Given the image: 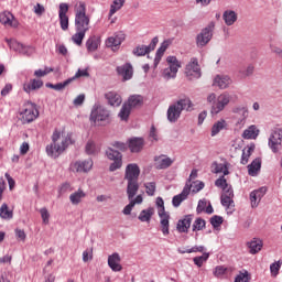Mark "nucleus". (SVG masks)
<instances>
[{"instance_id": "obj_1", "label": "nucleus", "mask_w": 282, "mask_h": 282, "mask_svg": "<svg viewBox=\"0 0 282 282\" xmlns=\"http://www.w3.org/2000/svg\"><path fill=\"white\" fill-rule=\"evenodd\" d=\"M69 144H72V134L55 130L52 135V143L46 147V153L50 158H58Z\"/></svg>"}, {"instance_id": "obj_2", "label": "nucleus", "mask_w": 282, "mask_h": 282, "mask_svg": "<svg viewBox=\"0 0 282 282\" xmlns=\"http://www.w3.org/2000/svg\"><path fill=\"white\" fill-rule=\"evenodd\" d=\"M140 177V166L135 163H130L126 166L124 180L128 182L127 184V195L133 196L138 195V191H140V184H138V180Z\"/></svg>"}, {"instance_id": "obj_3", "label": "nucleus", "mask_w": 282, "mask_h": 282, "mask_svg": "<svg viewBox=\"0 0 282 282\" xmlns=\"http://www.w3.org/2000/svg\"><path fill=\"white\" fill-rule=\"evenodd\" d=\"M191 111L193 109V101L188 98L180 99L167 108L169 122H177L182 116V111Z\"/></svg>"}, {"instance_id": "obj_4", "label": "nucleus", "mask_w": 282, "mask_h": 282, "mask_svg": "<svg viewBox=\"0 0 282 282\" xmlns=\"http://www.w3.org/2000/svg\"><path fill=\"white\" fill-rule=\"evenodd\" d=\"M207 102L212 105V116H217V113H221L230 105V94L223 93L217 97L215 93H212L207 96Z\"/></svg>"}, {"instance_id": "obj_5", "label": "nucleus", "mask_w": 282, "mask_h": 282, "mask_svg": "<svg viewBox=\"0 0 282 282\" xmlns=\"http://www.w3.org/2000/svg\"><path fill=\"white\" fill-rule=\"evenodd\" d=\"M90 19L87 15L85 2H79L75 11V30L76 32H89Z\"/></svg>"}, {"instance_id": "obj_6", "label": "nucleus", "mask_w": 282, "mask_h": 282, "mask_svg": "<svg viewBox=\"0 0 282 282\" xmlns=\"http://www.w3.org/2000/svg\"><path fill=\"white\" fill-rule=\"evenodd\" d=\"M39 118V108H36L35 104L26 101L20 108V120L23 124H29L30 122H34Z\"/></svg>"}, {"instance_id": "obj_7", "label": "nucleus", "mask_w": 282, "mask_h": 282, "mask_svg": "<svg viewBox=\"0 0 282 282\" xmlns=\"http://www.w3.org/2000/svg\"><path fill=\"white\" fill-rule=\"evenodd\" d=\"M232 113L235 126L238 127V129H243V127H246V120H248V116H250L248 106H236L232 108Z\"/></svg>"}, {"instance_id": "obj_8", "label": "nucleus", "mask_w": 282, "mask_h": 282, "mask_svg": "<svg viewBox=\"0 0 282 282\" xmlns=\"http://www.w3.org/2000/svg\"><path fill=\"white\" fill-rule=\"evenodd\" d=\"M213 32H215V22L212 21L205 26L200 33L196 36L197 47H206L213 39Z\"/></svg>"}, {"instance_id": "obj_9", "label": "nucleus", "mask_w": 282, "mask_h": 282, "mask_svg": "<svg viewBox=\"0 0 282 282\" xmlns=\"http://www.w3.org/2000/svg\"><path fill=\"white\" fill-rule=\"evenodd\" d=\"M90 122H93L95 127H102L105 122H107V109L100 106V104H96L93 107Z\"/></svg>"}, {"instance_id": "obj_10", "label": "nucleus", "mask_w": 282, "mask_h": 282, "mask_svg": "<svg viewBox=\"0 0 282 282\" xmlns=\"http://www.w3.org/2000/svg\"><path fill=\"white\" fill-rule=\"evenodd\" d=\"M185 76L187 80H197L202 78V68L196 57H192L185 66Z\"/></svg>"}, {"instance_id": "obj_11", "label": "nucleus", "mask_w": 282, "mask_h": 282, "mask_svg": "<svg viewBox=\"0 0 282 282\" xmlns=\"http://www.w3.org/2000/svg\"><path fill=\"white\" fill-rule=\"evenodd\" d=\"M169 67L163 70V77L166 80H171V78H175L177 76V72H180V67H182V63L175 56H169L166 58Z\"/></svg>"}, {"instance_id": "obj_12", "label": "nucleus", "mask_w": 282, "mask_h": 282, "mask_svg": "<svg viewBox=\"0 0 282 282\" xmlns=\"http://www.w3.org/2000/svg\"><path fill=\"white\" fill-rule=\"evenodd\" d=\"M156 206L159 208V217L161 219V228L163 235H169V219H171V216L166 213V209L164 208V199L162 197L156 198Z\"/></svg>"}, {"instance_id": "obj_13", "label": "nucleus", "mask_w": 282, "mask_h": 282, "mask_svg": "<svg viewBox=\"0 0 282 282\" xmlns=\"http://www.w3.org/2000/svg\"><path fill=\"white\" fill-rule=\"evenodd\" d=\"M107 155H108V160H110L111 162L109 164L110 173H113L115 171L122 169V153L113 149H108Z\"/></svg>"}, {"instance_id": "obj_14", "label": "nucleus", "mask_w": 282, "mask_h": 282, "mask_svg": "<svg viewBox=\"0 0 282 282\" xmlns=\"http://www.w3.org/2000/svg\"><path fill=\"white\" fill-rule=\"evenodd\" d=\"M126 39H127V35H124V32L122 31H118L113 33V35L108 37L107 40L108 50H111V52H118L120 50V45L124 43Z\"/></svg>"}, {"instance_id": "obj_15", "label": "nucleus", "mask_w": 282, "mask_h": 282, "mask_svg": "<svg viewBox=\"0 0 282 282\" xmlns=\"http://www.w3.org/2000/svg\"><path fill=\"white\" fill-rule=\"evenodd\" d=\"M67 12H69V4L62 2L59 4L58 18L61 29L65 32L69 30V17H67Z\"/></svg>"}, {"instance_id": "obj_16", "label": "nucleus", "mask_w": 282, "mask_h": 282, "mask_svg": "<svg viewBox=\"0 0 282 282\" xmlns=\"http://www.w3.org/2000/svg\"><path fill=\"white\" fill-rule=\"evenodd\" d=\"M282 142V129L278 128L269 138V147L273 153H279Z\"/></svg>"}, {"instance_id": "obj_17", "label": "nucleus", "mask_w": 282, "mask_h": 282, "mask_svg": "<svg viewBox=\"0 0 282 282\" xmlns=\"http://www.w3.org/2000/svg\"><path fill=\"white\" fill-rule=\"evenodd\" d=\"M159 41L160 40L158 37H153L149 45H139L135 48H133L132 54L134 56H147V54L155 50Z\"/></svg>"}, {"instance_id": "obj_18", "label": "nucleus", "mask_w": 282, "mask_h": 282, "mask_svg": "<svg viewBox=\"0 0 282 282\" xmlns=\"http://www.w3.org/2000/svg\"><path fill=\"white\" fill-rule=\"evenodd\" d=\"M94 166V161L91 159H88L86 161H77L70 165L72 171H75L76 173H88V171H91Z\"/></svg>"}, {"instance_id": "obj_19", "label": "nucleus", "mask_w": 282, "mask_h": 282, "mask_svg": "<svg viewBox=\"0 0 282 282\" xmlns=\"http://www.w3.org/2000/svg\"><path fill=\"white\" fill-rule=\"evenodd\" d=\"M188 195H191V185L186 183L181 194L175 195L172 198V205L174 206V208H180L182 202H186V199H188Z\"/></svg>"}, {"instance_id": "obj_20", "label": "nucleus", "mask_w": 282, "mask_h": 282, "mask_svg": "<svg viewBox=\"0 0 282 282\" xmlns=\"http://www.w3.org/2000/svg\"><path fill=\"white\" fill-rule=\"evenodd\" d=\"M108 265L112 272H122V258L120 253L115 252L108 257Z\"/></svg>"}, {"instance_id": "obj_21", "label": "nucleus", "mask_w": 282, "mask_h": 282, "mask_svg": "<svg viewBox=\"0 0 282 282\" xmlns=\"http://www.w3.org/2000/svg\"><path fill=\"white\" fill-rule=\"evenodd\" d=\"M0 23L6 28H19V21L14 19V15L10 11L0 13Z\"/></svg>"}, {"instance_id": "obj_22", "label": "nucleus", "mask_w": 282, "mask_h": 282, "mask_svg": "<svg viewBox=\"0 0 282 282\" xmlns=\"http://www.w3.org/2000/svg\"><path fill=\"white\" fill-rule=\"evenodd\" d=\"M232 197H235L232 189H227L220 197L221 205L228 210H235V200H232Z\"/></svg>"}, {"instance_id": "obj_23", "label": "nucleus", "mask_w": 282, "mask_h": 282, "mask_svg": "<svg viewBox=\"0 0 282 282\" xmlns=\"http://www.w3.org/2000/svg\"><path fill=\"white\" fill-rule=\"evenodd\" d=\"M127 195H128L129 204L123 208L122 213L123 215H131V210H133L135 205L142 204L144 202V198L142 197V195H138V196H135V194L131 196L129 194Z\"/></svg>"}, {"instance_id": "obj_24", "label": "nucleus", "mask_w": 282, "mask_h": 282, "mask_svg": "<svg viewBox=\"0 0 282 282\" xmlns=\"http://www.w3.org/2000/svg\"><path fill=\"white\" fill-rule=\"evenodd\" d=\"M173 162H174L173 159H171L164 154H161V155L154 158V165H155V169H158L159 171L169 169V166L173 165Z\"/></svg>"}, {"instance_id": "obj_25", "label": "nucleus", "mask_w": 282, "mask_h": 282, "mask_svg": "<svg viewBox=\"0 0 282 282\" xmlns=\"http://www.w3.org/2000/svg\"><path fill=\"white\" fill-rule=\"evenodd\" d=\"M213 85L219 89H228L232 85V79L228 75H216Z\"/></svg>"}, {"instance_id": "obj_26", "label": "nucleus", "mask_w": 282, "mask_h": 282, "mask_svg": "<svg viewBox=\"0 0 282 282\" xmlns=\"http://www.w3.org/2000/svg\"><path fill=\"white\" fill-rule=\"evenodd\" d=\"M268 193V188L260 187L259 189L252 191L250 193V202L252 208H257L259 206V203L261 202V198Z\"/></svg>"}, {"instance_id": "obj_27", "label": "nucleus", "mask_w": 282, "mask_h": 282, "mask_svg": "<svg viewBox=\"0 0 282 282\" xmlns=\"http://www.w3.org/2000/svg\"><path fill=\"white\" fill-rule=\"evenodd\" d=\"M117 73L123 80H131L133 78V66L130 63H126L124 65L117 67Z\"/></svg>"}, {"instance_id": "obj_28", "label": "nucleus", "mask_w": 282, "mask_h": 282, "mask_svg": "<svg viewBox=\"0 0 282 282\" xmlns=\"http://www.w3.org/2000/svg\"><path fill=\"white\" fill-rule=\"evenodd\" d=\"M259 133H261L259 128L256 124H251L243 130L241 138L243 140H257V138H259Z\"/></svg>"}, {"instance_id": "obj_29", "label": "nucleus", "mask_w": 282, "mask_h": 282, "mask_svg": "<svg viewBox=\"0 0 282 282\" xmlns=\"http://www.w3.org/2000/svg\"><path fill=\"white\" fill-rule=\"evenodd\" d=\"M129 149L131 153H140L144 149V139L143 138H132L129 140Z\"/></svg>"}, {"instance_id": "obj_30", "label": "nucleus", "mask_w": 282, "mask_h": 282, "mask_svg": "<svg viewBox=\"0 0 282 282\" xmlns=\"http://www.w3.org/2000/svg\"><path fill=\"white\" fill-rule=\"evenodd\" d=\"M238 19L239 15L234 10H226L223 13V21H225V24L228 26L236 24Z\"/></svg>"}, {"instance_id": "obj_31", "label": "nucleus", "mask_w": 282, "mask_h": 282, "mask_svg": "<svg viewBox=\"0 0 282 282\" xmlns=\"http://www.w3.org/2000/svg\"><path fill=\"white\" fill-rule=\"evenodd\" d=\"M191 224H193V215H187L183 219L178 220L176 228L178 232H188Z\"/></svg>"}, {"instance_id": "obj_32", "label": "nucleus", "mask_w": 282, "mask_h": 282, "mask_svg": "<svg viewBox=\"0 0 282 282\" xmlns=\"http://www.w3.org/2000/svg\"><path fill=\"white\" fill-rule=\"evenodd\" d=\"M254 143H250L249 145L243 148L240 164L246 165L248 164V162H250V156L252 155V153H254Z\"/></svg>"}, {"instance_id": "obj_33", "label": "nucleus", "mask_w": 282, "mask_h": 282, "mask_svg": "<svg viewBox=\"0 0 282 282\" xmlns=\"http://www.w3.org/2000/svg\"><path fill=\"white\" fill-rule=\"evenodd\" d=\"M126 104L132 109H138V107H142V105H144V97L141 95H131Z\"/></svg>"}, {"instance_id": "obj_34", "label": "nucleus", "mask_w": 282, "mask_h": 282, "mask_svg": "<svg viewBox=\"0 0 282 282\" xmlns=\"http://www.w3.org/2000/svg\"><path fill=\"white\" fill-rule=\"evenodd\" d=\"M86 197L87 194L85 193V191L79 188L78 191L69 195V202L70 204H73V206H78V204H80V202H83V199H85Z\"/></svg>"}, {"instance_id": "obj_35", "label": "nucleus", "mask_w": 282, "mask_h": 282, "mask_svg": "<svg viewBox=\"0 0 282 282\" xmlns=\"http://www.w3.org/2000/svg\"><path fill=\"white\" fill-rule=\"evenodd\" d=\"M224 129H228V122L226 121V119H220L217 122H215L212 127V138L218 135L220 131H224Z\"/></svg>"}, {"instance_id": "obj_36", "label": "nucleus", "mask_w": 282, "mask_h": 282, "mask_svg": "<svg viewBox=\"0 0 282 282\" xmlns=\"http://www.w3.org/2000/svg\"><path fill=\"white\" fill-rule=\"evenodd\" d=\"M153 215H155V208L149 207L140 212L138 219L142 223L150 224Z\"/></svg>"}, {"instance_id": "obj_37", "label": "nucleus", "mask_w": 282, "mask_h": 282, "mask_svg": "<svg viewBox=\"0 0 282 282\" xmlns=\"http://www.w3.org/2000/svg\"><path fill=\"white\" fill-rule=\"evenodd\" d=\"M261 171V159H254L251 164L248 165V173L251 177H257Z\"/></svg>"}, {"instance_id": "obj_38", "label": "nucleus", "mask_w": 282, "mask_h": 282, "mask_svg": "<svg viewBox=\"0 0 282 282\" xmlns=\"http://www.w3.org/2000/svg\"><path fill=\"white\" fill-rule=\"evenodd\" d=\"M107 100L110 107H120L122 105V97L118 93H108Z\"/></svg>"}, {"instance_id": "obj_39", "label": "nucleus", "mask_w": 282, "mask_h": 282, "mask_svg": "<svg viewBox=\"0 0 282 282\" xmlns=\"http://www.w3.org/2000/svg\"><path fill=\"white\" fill-rule=\"evenodd\" d=\"M249 248L250 254H257V252H261V248H263V241L260 239H253L247 243Z\"/></svg>"}, {"instance_id": "obj_40", "label": "nucleus", "mask_w": 282, "mask_h": 282, "mask_svg": "<svg viewBox=\"0 0 282 282\" xmlns=\"http://www.w3.org/2000/svg\"><path fill=\"white\" fill-rule=\"evenodd\" d=\"M41 87H43V80L32 79L29 84H24L23 89L26 94H30V91H34L35 89H41Z\"/></svg>"}, {"instance_id": "obj_41", "label": "nucleus", "mask_w": 282, "mask_h": 282, "mask_svg": "<svg viewBox=\"0 0 282 282\" xmlns=\"http://www.w3.org/2000/svg\"><path fill=\"white\" fill-rule=\"evenodd\" d=\"M0 217L7 221H10L14 217V212L10 209L8 204H2L0 207Z\"/></svg>"}, {"instance_id": "obj_42", "label": "nucleus", "mask_w": 282, "mask_h": 282, "mask_svg": "<svg viewBox=\"0 0 282 282\" xmlns=\"http://www.w3.org/2000/svg\"><path fill=\"white\" fill-rule=\"evenodd\" d=\"M131 109L132 108L129 106V104L124 102L118 113L120 120L127 122V120H129V116H131Z\"/></svg>"}, {"instance_id": "obj_43", "label": "nucleus", "mask_w": 282, "mask_h": 282, "mask_svg": "<svg viewBox=\"0 0 282 282\" xmlns=\"http://www.w3.org/2000/svg\"><path fill=\"white\" fill-rule=\"evenodd\" d=\"M124 3H127V0H112L110 4V15L120 12V10L124 8Z\"/></svg>"}, {"instance_id": "obj_44", "label": "nucleus", "mask_w": 282, "mask_h": 282, "mask_svg": "<svg viewBox=\"0 0 282 282\" xmlns=\"http://www.w3.org/2000/svg\"><path fill=\"white\" fill-rule=\"evenodd\" d=\"M100 45V40L96 36L89 37L86 42V47L89 52H96Z\"/></svg>"}, {"instance_id": "obj_45", "label": "nucleus", "mask_w": 282, "mask_h": 282, "mask_svg": "<svg viewBox=\"0 0 282 282\" xmlns=\"http://www.w3.org/2000/svg\"><path fill=\"white\" fill-rule=\"evenodd\" d=\"M215 186H217V188H221L224 191V193H226V191H232V186L228 185V182L226 181V176H220L218 180H216L215 182Z\"/></svg>"}, {"instance_id": "obj_46", "label": "nucleus", "mask_w": 282, "mask_h": 282, "mask_svg": "<svg viewBox=\"0 0 282 282\" xmlns=\"http://www.w3.org/2000/svg\"><path fill=\"white\" fill-rule=\"evenodd\" d=\"M210 259V253L209 252H204L202 256L193 258V262L197 268H202L204 263H206Z\"/></svg>"}, {"instance_id": "obj_47", "label": "nucleus", "mask_w": 282, "mask_h": 282, "mask_svg": "<svg viewBox=\"0 0 282 282\" xmlns=\"http://www.w3.org/2000/svg\"><path fill=\"white\" fill-rule=\"evenodd\" d=\"M214 173H223V175H229L230 171H228V163H214Z\"/></svg>"}, {"instance_id": "obj_48", "label": "nucleus", "mask_w": 282, "mask_h": 282, "mask_svg": "<svg viewBox=\"0 0 282 282\" xmlns=\"http://www.w3.org/2000/svg\"><path fill=\"white\" fill-rule=\"evenodd\" d=\"M6 42L8 43L10 50H13V52H17L18 54H21V50H23V44L19 43L17 40L10 39H6Z\"/></svg>"}, {"instance_id": "obj_49", "label": "nucleus", "mask_w": 282, "mask_h": 282, "mask_svg": "<svg viewBox=\"0 0 282 282\" xmlns=\"http://www.w3.org/2000/svg\"><path fill=\"white\" fill-rule=\"evenodd\" d=\"M177 252H180V254H191L193 252H206V247L204 246H194L191 249H186V251H182V249H178Z\"/></svg>"}, {"instance_id": "obj_50", "label": "nucleus", "mask_w": 282, "mask_h": 282, "mask_svg": "<svg viewBox=\"0 0 282 282\" xmlns=\"http://www.w3.org/2000/svg\"><path fill=\"white\" fill-rule=\"evenodd\" d=\"M85 34H87L85 31H77L72 36L73 43H75V45H83V39H85Z\"/></svg>"}, {"instance_id": "obj_51", "label": "nucleus", "mask_w": 282, "mask_h": 282, "mask_svg": "<svg viewBox=\"0 0 282 282\" xmlns=\"http://www.w3.org/2000/svg\"><path fill=\"white\" fill-rule=\"evenodd\" d=\"M77 78H89V70H87V68L78 69L76 72L75 76H73L68 79L72 80V83H74V80H77Z\"/></svg>"}, {"instance_id": "obj_52", "label": "nucleus", "mask_w": 282, "mask_h": 282, "mask_svg": "<svg viewBox=\"0 0 282 282\" xmlns=\"http://www.w3.org/2000/svg\"><path fill=\"white\" fill-rule=\"evenodd\" d=\"M98 151H100V149L98 147H96V143H94L93 141L87 142L86 153L88 155H94V154L98 153Z\"/></svg>"}, {"instance_id": "obj_53", "label": "nucleus", "mask_w": 282, "mask_h": 282, "mask_svg": "<svg viewBox=\"0 0 282 282\" xmlns=\"http://www.w3.org/2000/svg\"><path fill=\"white\" fill-rule=\"evenodd\" d=\"M54 72V68L52 67H44V69H37L34 72V76L36 78H43V76H47V74H52Z\"/></svg>"}, {"instance_id": "obj_54", "label": "nucleus", "mask_w": 282, "mask_h": 282, "mask_svg": "<svg viewBox=\"0 0 282 282\" xmlns=\"http://www.w3.org/2000/svg\"><path fill=\"white\" fill-rule=\"evenodd\" d=\"M72 80L73 79H66L64 80L63 83H57V84H54V90L55 91H63V89H65V87H67L68 85H72Z\"/></svg>"}, {"instance_id": "obj_55", "label": "nucleus", "mask_w": 282, "mask_h": 282, "mask_svg": "<svg viewBox=\"0 0 282 282\" xmlns=\"http://www.w3.org/2000/svg\"><path fill=\"white\" fill-rule=\"evenodd\" d=\"M144 186L147 195L153 197L155 195V182L145 183Z\"/></svg>"}, {"instance_id": "obj_56", "label": "nucleus", "mask_w": 282, "mask_h": 282, "mask_svg": "<svg viewBox=\"0 0 282 282\" xmlns=\"http://www.w3.org/2000/svg\"><path fill=\"white\" fill-rule=\"evenodd\" d=\"M34 52H36V48H34V46H25L22 44V50L20 51V54H22L23 56H32Z\"/></svg>"}, {"instance_id": "obj_57", "label": "nucleus", "mask_w": 282, "mask_h": 282, "mask_svg": "<svg viewBox=\"0 0 282 282\" xmlns=\"http://www.w3.org/2000/svg\"><path fill=\"white\" fill-rule=\"evenodd\" d=\"M281 265H282L281 261H276V262L271 263L270 272L273 276H276V274H279V271L281 270Z\"/></svg>"}, {"instance_id": "obj_58", "label": "nucleus", "mask_w": 282, "mask_h": 282, "mask_svg": "<svg viewBox=\"0 0 282 282\" xmlns=\"http://www.w3.org/2000/svg\"><path fill=\"white\" fill-rule=\"evenodd\" d=\"M210 224L214 228H219L224 224V217L221 216H213L210 218Z\"/></svg>"}, {"instance_id": "obj_59", "label": "nucleus", "mask_w": 282, "mask_h": 282, "mask_svg": "<svg viewBox=\"0 0 282 282\" xmlns=\"http://www.w3.org/2000/svg\"><path fill=\"white\" fill-rule=\"evenodd\" d=\"M188 186L193 188L192 189L193 193H199V191H203L204 188V182L196 181L192 185L188 184ZM191 188H189V192H191Z\"/></svg>"}, {"instance_id": "obj_60", "label": "nucleus", "mask_w": 282, "mask_h": 282, "mask_svg": "<svg viewBox=\"0 0 282 282\" xmlns=\"http://www.w3.org/2000/svg\"><path fill=\"white\" fill-rule=\"evenodd\" d=\"M206 227V220L202 218H197L194 224H193V230H202L203 228Z\"/></svg>"}, {"instance_id": "obj_61", "label": "nucleus", "mask_w": 282, "mask_h": 282, "mask_svg": "<svg viewBox=\"0 0 282 282\" xmlns=\"http://www.w3.org/2000/svg\"><path fill=\"white\" fill-rule=\"evenodd\" d=\"M33 12L36 14V17H43V14H45V7L41 3H36L33 7Z\"/></svg>"}, {"instance_id": "obj_62", "label": "nucleus", "mask_w": 282, "mask_h": 282, "mask_svg": "<svg viewBox=\"0 0 282 282\" xmlns=\"http://www.w3.org/2000/svg\"><path fill=\"white\" fill-rule=\"evenodd\" d=\"M40 215L42 217L43 224L47 225L50 224V212L47 210V208H41L40 209Z\"/></svg>"}, {"instance_id": "obj_63", "label": "nucleus", "mask_w": 282, "mask_h": 282, "mask_svg": "<svg viewBox=\"0 0 282 282\" xmlns=\"http://www.w3.org/2000/svg\"><path fill=\"white\" fill-rule=\"evenodd\" d=\"M69 191H72V185L69 183H64L58 188L59 195H65V193H69Z\"/></svg>"}, {"instance_id": "obj_64", "label": "nucleus", "mask_w": 282, "mask_h": 282, "mask_svg": "<svg viewBox=\"0 0 282 282\" xmlns=\"http://www.w3.org/2000/svg\"><path fill=\"white\" fill-rule=\"evenodd\" d=\"M235 282H248V271L240 272L236 276Z\"/></svg>"}]
</instances>
